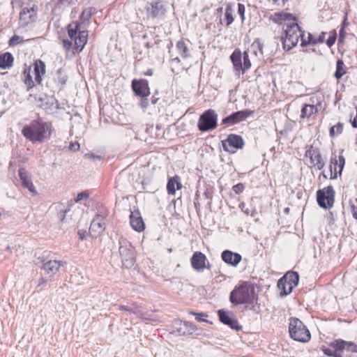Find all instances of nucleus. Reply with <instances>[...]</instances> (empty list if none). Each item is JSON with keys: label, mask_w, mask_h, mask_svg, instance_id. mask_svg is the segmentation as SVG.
<instances>
[{"label": "nucleus", "mask_w": 357, "mask_h": 357, "mask_svg": "<svg viewBox=\"0 0 357 357\" xmlns=\"http://www.w3.org/2000/svg\"><path fill=\"white\" fill-rule=\"evenodd\" d=\"M14 58L11 53L5 52L0 54V68L1 69L10 68L13 65Z\"/></svg>", "instance_id": "393cba45"}, {"label": "nucleus", "mask_w": 357, "mask_h": 357, "mask_svg": "<svg viewBox=\"0 0 357 357\" xmlns=\"http://www.w3.org/2000/svg\"><path fill=\"white\" fill-rule=\"evenodd\" d=\"M86 158H89V159H93V160H101L102 159V157L100 156V155H94L93 153H86L84 155Z\"/></svg>", "instance_id": "8fccbe9b"}, {"label": "nucleus", "mask_w": 357, "mask_h": 357, "mask_svg": "<svg viewBox=\"0 0 357 357\" xmlns=\"http://www.w3.org/2000/svg\"><path fill=\"white\" fill-rule=\"evenodd\" d=\"M258 49L261 54H262L261 51V44L259 41L258 39L255 40L252 44L250 49L248 51H245L243 52V66L242 65L241 61V52L239 50H236L231 55L230 58L234 64V66L236 71H238V75L244 74L246 70L251 67V62L249 59L248 53L250 52H252L255 55H257L256 50Z\"/></svg>", "instance_id": "f03ea898"}, {"label": "nucleus", "mask_w": 357, "mask_h": 357, "mask_svg": "<svg viewBox=\"0 0 357 357\" xmlns=\"http://www.w3.org/2000/svg\"><path fill=\"white\" fill-rule=\"evenodd\" d=\"M158 100V98H156L155 96H153L152 98H151V103L152 104H155Z\"/></svg>", "instance_id": "4d7b16f0"}, {"label": "nucleus", "mask_w": 357, "mask_h": 357, "mask_svg": "<svg viewBox=\"0 0 357 357\" xmlns=\"http://www.w3.org/2000/svg\"><path fill=\"white\" fill-rule=\"evenodd\" d=\"M304 38L303 32L301 27L296 24L287 26L284 31V36L282 37V43L284 50H290L298 43L299 38Z\"/></svg>", "instance_id": "423d86ee"}, {"label": "nucleus", "mask_w": 357, "mask_h": 357, "mask_svg": "<svg viewBox=\"0 0 357 357\" xmlns=\"http://www.w3.org/2000/svg\"><path fill=\"white\" fill-rule=\"evenodd\" d=\"M74 41L72 40H68V39H64L63 40V47L66 49V50H70L71 48V47L73 46V44Z\"/></svg>", "instance_id": "37998d69"}, {"label": "nucleus", "mask_w": 357, "mask_h": 357, "mask_svg": "<svg viewBox=\"0 0 357 357\" xmlns=\"http://www.w3.org/2000/svg\"><path fill=\"white\" fill-rule=\"evenodd\" d=\"M317 112V108L313 105H305L301 109V117L303 119L310 118L313 114Z\"/></svg>", "instance_id": "c756f323"}, {"label": "nucleus", "mask_w": 357, "mask_h": 357, "mask_svg": "<svg viewBox=\"0 0 357 357\" xmlns=\"http://www.w3.org/2000/svg\"><path fill=\"white\" fill-rule=\"evenodd\" d=\"M299 281V275L296 272H288L278 282V287L282 296L289 294L296 287Z\"/></svg>", "instance_id": "6e6552de"}, {"label": "nucleus", "mask_w": 357, "mask_h": 357, "mask_svg": "<svg viewBox=\"0 0 357 357\" xmlns=\"http://www.w3.org/2000/svg\"><path fill=\"white\" fill-rule=\"evenodd\" d=\"M288 211H289V208H285V211H286V212H288Z\"/></svg>", "instance_id": "680f3d73"}, {"label": "nucleus", "mask_w": 357, "mask_h": 357, "mask_svg": "<svg viewBox=\"0 0 357 357\" xmlns=\"http://www.w3.org/2000/svg\"><path fill=\"white\" fill-rule=\"evenodd\" d=\"M88 198V194H86V192H81V193H79L75 199V202H78L82 199H86Z\"/></svg>", "instance_id": "a18cd8bd"}, {"label": "nucleus", "mask_w": 357, "mask_h": 357, "mask_svg": "<svg viewBox=\"0 0 357 357\" xmlns=\"http://www.w3.org/2000/svg\"><path fill=\"white\" fill-rule=\"evenodd\" d=\"M176 48L178 53L183 59H186L190 56L189 50L188 49L186 44L183 40L177 42Z\"/></svg>", "instance_id": "2f4dec72"}, {"label": "nucleus", "mask_w": 357, "mask_h": 357, "mask_svg": "<svg viewBox=\"0 0 357 357\" xmlns=\"http://www.w3.org/2000/svg\"><path fill=\"white\" fill-rule=\"evenodd\" d=\"M256 298L254 287L243 282L234 288L230 294V301L232 304L238 305L243 303H252Z\"/></svg>", "instance_id": "7ed1b4c3"}, {"label": "nucleus", "mask_w": 357, "mask_h": 357, "mask_svg": "<svg viewBox=\"0 0 357 357\" xmlns=\"http://www.w3.org/2000/svg\"><path fill=\"white\" fill-rule=\"evenodd\" d=\"M191 265L197 272H202L205 268L210 269L211 266L206 257L201 252H195L191 257Z\"/></svg>", "instance_id": "f8f14e48"}, {"label": "nucleus", "mask_w": 357, "mask_h": 357, "mask_svg": "<svg viewBox=\"0 0 357 357\" xmlns=\"http://www.w3.org/2000/svg\"><path fill=\"white\" fill-rule=\"evenodd\" d=\"M85 15H86V17L89 18L91 17V14L89 13H87L84 10L82 12V15H81V18L84 17Z\"/></svg>", "instance_id": "6e6d98bb"}, {"label": "nucleus", "mask_w": 357, "mask_h": 357, "mask_svg": "<svg viewBox=\"0 0 357 357\" xmlns=\"http://www.w3.org/2000/svg\"><path fill=\"white\" fill-rule=\"evenodd\" d=\"M197 328L190 322L183 321L181 323V326L178 329V332L180 334L185 335L192 334L194 331H195Z\"/></svg>", "instance_id": "c85d7f7f"}, {"label": "nucleus", "mask_w": 357, "mask_h": 357, "mask_svg": "<svg viewBox=\"0 0 357 357\" xmlns=\"http://www.w3.org/2000/svg\"><path fill=\"white\" fill-rule=\"evenodd\" d=\"M344 165H337V169H338L337 171H338V174L339 175H341L342 172L343 168H344Z\"/></svg>", "instance_id": "5fc2aeb1"}, {"label": "nucleus", "mask_w": 357, "mask_h": 357, "mask_svg": "<svg viewBox=\"0 0 357 357\" xmlns=\"http://www.w3.org/2000/svg\"><path fill=\"white\" fill-rule=\"evenodd\" d=\"M63 263L61 261L57 260H49L44 263L41 267L47 274L54 275L56 274Z\"/></svg>", "instance_id": "6ab92c4d"}, {"label": "nucleus", "mask_w": 357, "mask_h": 357, "mask_svg": "<svg viewBox=\"0 0 357 357\" xmlns=\"http://www.w3.org/2000/svg\"><path fill=\"white\" fill-rule=\"evenodd\" d=\"M222 259L224 262L232 266H236L242 259L240 254L226 250L222 252Z\"/></svg>", "instance_id": "dca6fc26"}, {"label": "nucleus", "mask_w": 357, "mask_h": 357, "mask_svg": "<svg viewBox=\"0 0 357 357\" xmlns=\"http://www.w3.org/2000/svg\"><path fill=\"white\" fill-rule=\"evenodd\" d=\"M223 149L230 153H234L236 149H241L245 145V142L241 136L236 134H230L227 138L222 141Z\"/></svg>", "instance_id": "9b49d317"}, {"label": "nucleus", "mask_w": 357, "mask_h": 357, "mask_svg": "<svg viewBox=\"0 0 357 357\" xmlns=\"http://www.w3.org/2000/svg\"><path fill=\"white\" fill-rule=\"evenodd\" d=\"M289 332L290 337L296 341L307 342L311 337L309 330L298 318L289 319Z\"/></svg>", "instance_id": "39448f33"}, {"label": "nucleus", "mask_w": 357, "mask_h": 357, "mask_svg": "<svg viewBox=\"0 0 357 357\" xmlns=\"http://www.w3.org/2000/svg\"><path fill=\"white\" fill-rule=\"evenodd\" d=\"M326 33L322 32L319 36L316 37L315 36L308 33L307 40L305 38H302L301 40V46L305 47L307 45H316L319 43H323L325 40V36Z\"/></svg>", "instance_id": "4be33fe9"}, {"label": "nucleus", "mask_w": 357, "mask_h": 357, "mask_svg": "<svg viewBox=\"0 0 357 357\" xmlns=\"http://www.w3.org/2000/svg\"><path fill=\"white\" fill-rule=\"evenodd\" d=\"M66 79H62V80L61 81V84H66Z\"/></svg>", "instance_id": "052dcab7"}, {"label": "nucleus", "mask_w": 357, "mask_h": 357, "mask_svg": "<svg viewBox=\"0 0 357 357\" xmlns=\"http://www.w3.org/2000/svg\"><path fill=\"white\" fill-rule=\"evenodd\" d=\"M232 189L236 194L238 195L244 190L245 185L240 183H238V184L234 185Z\"/></svg>", "instance_id": "a19ab883"}, {"label": "nucleus", "mask_w": 357, "mask_h": 357, "mask_svg": "<svg viewBox=\"0 0 357 357\" xmlns=\"http://www.w3.org/2000/svg\"><path fill=\"white\" fill-rule=\"evenodd\" d=\"M317 203L323 208H331L335 201V191L331 185L327 186L317 192Z\"/></svg>", "instance_id": "9d476101"}, {"label": "nucleus", "mask_w": 357, "mask_h": 357, "mask_svg": "<svg viewBox=\"0 0 357 357\" xmlns=\"http://www.w3.org/2000/svg\"><path fill=\"white\" fill-rule=\"evenodd\" d=\"M345 165V158L343 155H339L338 157V160H337V165Z\"/></svg>", "instance_id": "603ef678"}, {"label": "nucleus", "mask_w": 357, "mask_h": 357, "mask_svg": "<svg viewBox=\"0 0 357 357\" xmlns=\"http://www.w3.org/2000/svg\"><path fill=\"white\" fill-rule=\"evenodd\" d=\"M343 130V124L338 123L336 125L332 126L330 129L331 137H335L342 133Z\"/></svg>", "instance_id": "e433bc0d"}, {"label": "nucleus", "mask_w": 357, "mask_h": 357, "mask_svg": "<svg viewBox=\"0 0 357 357\" xmlns=\"http://www.w3.org/2000/svg\"><path fill=\"white\" fill-rule=\"evenodd\" d=\"M139 105L144 109H146L148 107V106H149V100L146 98V97L141 98V100L139 101Z\"/></svg>", "instance_id": "c03bdc74"}, {"label": "nucleus", "mask_w": 357, "mask_h": 357, "mask_svg": "<svg viewBox=\"0 0 357 357\" xmlns=\"http://www.w3.org/2000/svg\"><path fill=\"white\" fill-rule=\"evenodd\" d=\"M218 115L213 109L204 112L199 117L197 126L200 131L206 132L217 127Z\"/></svg>", "instance_id": "1a4fd4ad"}, {"label": "nucleus", "mask_w": 357, "mask_h": 357, "mask_svg": "<svg viewBox=\"0 0 357 357\" xmlns=\"http://www.w3.org/2000/svg\"><path fill=\"white\" fill-rule=\"evenodd\" d=\"M45 73V64L43 61L38 60L34 63V75L35 81L40 84L42 82V76Z\"/></svg>", "instance_id": "b1692460"}, {"label": "nucleus", "mask_w": 357, "mask_h": 357, "mask_svg": "<svg viewBox=\"0 0 357 357\" xmlns=\"http://www.w3.org/2000/svg\"><path fill=\"white\" fill-rule=\"evenodd\" d=\"M77 234L79 236V238L81 240H84L86 237L87 232L85 230H79Z\"/></svg>", "instance_id": "3c124183"}, {"label": "nucleus", "mask_w": 357, "mask_h": 357, "mask_svg": "<svg viewBox=\"0 0 357 357\" xmlns=\"http://www.w3.org/2000/svg\"><path fill=\"white\" fill-rule=\"evenodd\" d=\"M324 354L331 357H347L345 352L354 351L357 353V345L351 342L337 340L330 344L329 347H324Z\"/></svg>", "instance_id": "20e7f679"}, {"label": "nucleus", "mask_w": 357, "mask_h": 357, "mask_svg": "<svg viewBox=\"0 0 357 357\" xmlns=\"http://www.w3.org/2000/svg\"><path fill=\"white\" fill-rule=\"evenodd\" d=\"M160 8L161 6L158 2L147 3L146 6V10L147 12L148 17H157L159 15Z\"/></svg>", "instance_id": "cd10ccee"}, {"label": "nucleus", "mask_w": 357, "mask_h": 357, "mask_svg": "<svg viewBox=\"0 0 357 357\" xmlns=\"http://www.w3.org/2000/svg\"><path fill=\"white\" fill-rule=\"evenodd\" d=\"M35 15L36 13L33 8H23L20 12V19L21 21H24V24H28L34 20Z\"/></svg>", "instance_id": "a878e982"}, {"label": "nucleus", "mask_w": 357, "mask_h": 357, "mask_svg": "<svg viewBox=\"0 0 357 357\" xmlns=\"http://www.w3.org/2000/svg\"><path fill=\"white\" fill-rule=\"evenodd\" d=\"M66 213V211H64L63 212H61L59 217L61 220H63L64 219Z\"/></svg>", "instance_id": "13d9d810"}, {"label": "nucleus", "mask_w": 357, "mask_h": 357, "mask_svg": "<svg viewBox=\"0 0 357 357\" xmlns=\"http://www.w3.org/2000/svg\"><path fill=\"white\" fill-rule=\"evenodd\" d=\"M307 155L310 157L312 162L318 169H321L324 167V161L319 151L316 150H308L307 151Z\"/></svg>", "instance_id": "412c9836"}, {"label": "nucleus", "mask_w": 357, "mask_h": 357, "mask_svg": "<svg viewBox=\"0 0 357 357\" xmlns=\"http://www.w3.org/2000/svg\"><path fill=\"white\" fill-rule=\"evenodd\" d=\"M346 73L344 61L342 59H338L336 63V70L334 74L335 77L337 79H340Z\"/></svg>", "instance_id": "7c9ffc66"}, {"label": "nucleus", "mask_w": 357, "mask_h": 357, "mask_svg": "<svg viewBox=\"0 0 357 357\" xmlns=\"http://www.w3.org/2000/svg\"><path fill=\"white\" fill-rule=\"evenodd\" d=\"M19 176L22 181V185L26 188L31 192L36 193L35 187L32 181L29 178L26 173L23 172V169H20Z\"/></svg>", "instance_id": "bb28decb"}, {"label": "nucleus", "mask_w": 357, "mask_h": 357, "mask_svg": "<svg viewBox=\"0 0 357 357\" xmlns=\"http://www.w3.org/2000/svg\"><path fill=\"white\" fill-rule=\"evenodd\" d=\"M88 31H79L78 35L73 40L77 51L81 52L87 42Z\"/></svg>", "instance_id": "5701e85b"}, {"label": "nucleus", "mask_w": 357, "mask_h": 357, "mask_svg": "<svg viewBox=\"0 0 357 357\" xmlns=\"http://www.w3.org/2000/svg\"><path fill=\"white\" fill-rule=\"evenodd\" d=\"M119 309L121 310L128 312L130 314H136L137 317H142V315H143L140 307H139L137 306H135L134 307H130L125 306V305H120Z\"/></svg>", "instance_id": "f704fd0d"}, {"label": "nucleus", "mask_w": 357, "mask_h": 357, "mask_svg": "<svg viewBox=\"0 0 357 357\" xmlns=\"http://www.w3.org/2000/svg\"><path fill=\"white\" fill-rule=\"evenodd\" d=\"M225 21L227 26L230 25L234 21L232 10L229 6H227L225 10Z\"/></svg>", "instance_id": "4c0bfd02"}, {"label": "nucleus", "mask_w": 357, "mask_h": 357, "mask_svg": "<svg viewBox=\"0 0 357 357\" xmlns=\"http://www.w3.org/2000/svg\"><path fill=\"white\" fill-rule=\"evenodd\" d=\"M245 6L242 3L238 4V13L239 14L242 22L245 20Z\"/></svg>", "instance_id": "79ce46f5"}, {"label": "nucleus", "mask_w": 357, "mask_h": 357, "mask_svg": "<svg viewBox=\"0 0 357 357\" xmlns=\"http://www.w3.org/2000/svg\"><path fill=\"white\" fill-rule=\"evenodd\" d=\"M344 40V37H342L341 35L340 36V38H339V40H338V43H342Z\"/></svg>", "instance_id": "bf43d9fd"}, {"label": "nucleus", "mask_w": 357, "mask_h": 357, "mask_svg": "<svg viewBox=\"0 0 357 357\" xmlns=\"http://www.w3.org/2000/svg\"><path fill=\"white\" fill-rule=\"evenodd\" d=\"M31 68H25L23 72V79L25 84L27 86L29 89L33 86V81L32 79L31 75H30Z\"/></svg>", "instance_id": "72a5a7b5"}, {"label": "nucleus", "mask_w": 357, "mask_h": 357, "mask_svg": "<svg viewBox=\"0 0 357 357\" xmlns=\"http://www.w3.org/2000/svg\"><path fill=\"white\" fill-rule=\"evenodd\" d=\"M79 149V144L78 142H72L69 146V149L73 151H77Z\"/></svg>", "instance_id": "49530a36"}, {"label": "nucleus", "mask_w": 357, "mask_h": 357, "mask_svg": "<svg viewBox=\"0 0 357 357\" xmlns=\"http://www.w3.org/2000/svg\"><path fill=\"white\" fill-rule=\"evenodd\" d=\"M47 283V280L43 278H41L39 280V282H38V286H41V285H45Z\"/></svg>", "instance_id": "864d4df0"}, {"label": "nucleus", "mask_w": 357, "mask_h": 357, "mask_svg": "<svg viewBox=\"0 0 357 357\" xmlns=\"http://www.w3.org/2000/svg\"><path fill=\"white\" fill-rule=\"evenodd\" d=\"M119 253L123 265L130 268L135 263V249L131 243L125 238L121 236L119 239Z\"/></svg>", "instance_id": "0eeeda50"}, {"label": "nucleus", "mask_w": 357, "mask_h": 357, "mask_svg": "<svg viewBox=\"0 0 357 357\" xmlns=\"http://www.w3.org/2000/svg\"><path fill=\"white\" fill-rule=\"evenodd\" d=\"M330 173H331V178H336L338 174L337 171V160L336 158H332L331 162L330 165Z\"/></svg>", "instance_id": "c9c22d12"}, {"label": "nucleus", "mask_w": 357, "mask_h": 357, "mask_svg": "<svg viewBox=\"0 0 357 357\" xmlns=\"http://www.w3.org/2000/svg\"><path fill=\"white\" fill-rule=\"evenodd\" d=\"M190 313L192 314L195 315L196 316V319L198 321H206V320L203 319L201 318V317L206 316L205 314H204V313H196V312H190Z\"/></svg>", "instance_id": "de8ad7c7"}, {"label": "nucleus", "mask_w": 357, "mask_h": 357, "mask_svg": "<svg viewBox=\"0 0 357 357\" xmlns=\"http://www.w3.org/2000/svg\"><path fill=\"white\" fill-rule=\"evenodd\" d=\"M183 187L181 183V178L178 176L176 175L169 178L167 184V190L169 195H174L176 193V190H180Z\"/></svg>", "instance_id": "aec40b11"}, {"label": "nucleus", "mask_w": 357, "mask_h": 357, "mask_svg": "<svg viewBox=\"0 0 357 357\" xmlns=\"http://www.w3.org/2000/svg\"><path fill=\"white\" fill-rule=\"evenodd\" d=\"M79 24L78 22H75L73 24H70L68 26V35L70 40H73L76 36L78 35L79 32Z\"/></svg>", "instance_id": "473e14b6"}, {"label": "nucleus", "mask_w": 357, "mask_h": 357, "mask_svg": "<svg viewBox=\"0 0 357 357\" xmlns=\"http://www.w3.org/2000/svg\"><path fill=\"white\" fill-rule=\"evenodd\" d=\"M218 314L219 316L220 321L222 324H226L229 326L231 328L236 331H238L241 328V326L239 325L237 320L229 316V314L223 310H219Z\"/></svg>", "instance_id": "f3484780"}, {"label": "nucleus", "mask_w": 357, "mask_h": 357, "mask_svg": "<svg viewBox=\"0 0 357 357\" xmlns=\"http://www.w3.org/2000/svg\"><path fill=\"white\" fill-rule=\"evenodd\" d=\"M336 38H337L336 32L335 31H333V32L331 33V36L326 40V44L329 47H331L335 43Z\"/></svg>", "instance_id": "ea45409f"}, {"label": "nucleus", "mask_w": 357, "mask_h": 357, "mask_svg": "<svg viewBox=\"0 0 357 357\" xmlns=\"http://www.w3.org/2000/svg\"><path fill=\"white\" fill-rule=\"evenodd\" d=\"M132 89L135 95L141 98L147 97L150 94L148 81L146 79H133L132 81Z\"/></svg>", "instance_id": "4468645a"}, {"label": "nucleus", "mask_w": 357, "mask_h": 357, "mask_svg": "<svg viewBox=\"0 0 357 357\" xmlns=\"http://www.w3.org/2000/svg\"><path fill=\"white\" fill-rule=\"evenodd\" d=\"M351 211L353 217L357 220V198H356V205L352 204L351 206Z\"/></svg>", "instance_id": "09e8293b"}, {"label": "nucleus", "mask_w": 357, "mask_h": 357, "mask_svg": "<svg viewBox=\"0 0 357 357\" xmlns=\"http://www.w3.org/2000/svg\"><path fill=\"white\" fill-rule=\"evenodd\" d=\"M252 114V112L248 110H241L234 112L229 116L224 118L222 121L223 124L227 126H232L238 123L245 120L249 116Z\"/></svg>", "instance_id": "ddd939ff"}, {"label": "nucleus", "mask_w": 357, "mask_h": 357, "mask_svg": "<svg viewBox=\"0 0 357 357\" xmlns=\"http://www.w3.org/2000/svg\"><path fill=\"white\" fill-rule=\"evenodd\" d=\"M23 41H24V40H23L22 37L17 36V35H14L9 40L8 45L10 46H15L19 44H21Z\"/></svg>", "instance_id": "58836bf2"}, {"label": "nucleus", "mask_w": 357, "mask_h": 357, "mask_svg": "<svg viewBox=\"0 0 357 357\" xmlns=\"http://www.w3.org/2000/svg\"><path fill=\"white\" fill-rule=\"evenodd\" d=\"M130 222L132 229L137 231H142L144 229L145 225L139 211H135L131 213Z\"/></svg>", "instance_id": "a211bd4d"}, {"label": "nucleus", "mask_w": 357, "mask_h": 357, "mask_svg": "<svg viewBox=\"0 0 357 357\" xmlns=\"http://www.w3.org/2000/svg\"><path fill=\"white\" fill-rule=\"evenodd\" d=\"M51 132V124L42 121H33L22 130L23 135L32 143L43 142L50 138Z\"/></svg>", "instance_id": "f257e3e1"}, {"label": "nucleus", "mask_w": 357, "mask_h": 357, "mask_svg": "<svg viewBox=\"0 0 357 357\" xmlns=\"http://www.w3.org/2000/svg\"><path fill=\"white\" fill-rule=\"evenodd\" d=\"M175 60H177L178 61H179L178 58H176Z\"/></svg>", "instance_id": "e2e57ef3"}, {"label": "nucleus", "mask_w": 357, "mask_h": 357, "mask_svg": "<svg viewBox=\"0 0 357 357\" xmlns=\"http://www.w3.org/2000/svg\"><path fill=\"white\" fill-rule=\"evenodd\" d=\"M105 229V222L103 217L100 215H97L95 218L92 220L89 233L93 237L100 236Z\"/></svg>", "instance_id": "2eb2a0df"}]
</instances>
